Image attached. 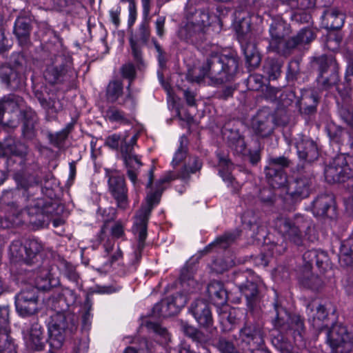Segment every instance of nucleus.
Instances as JSON below:
<instances>
[{"label": "nucleus", "instance_id": "4468645a", "mask_svg": "<svg viewBox=\"0 0 353 353\" xmlns=\"http://www.w3.org/2000/svg\"><path fill=\"white\" fill-rule=\"evenodd\" d=\"M275 126L274 116L267 110L259 111L252 120V128L254 132L261 138L271 136Z\"/></svg>", "mask_w": 353, "mask_h": 353}, {"label": "nucleus", "instance_id": "58836bf2", "mask_svg": "<svg viewBox=\"0 0 353 353\" xmlns=\"http://www.w3.org/2000/svg\"><path fill=\"white\" fill-rule=\"evenodd\" d=\"M241 231L236 230L233 232H225L222 236L216 239V240L212 243L207 246L203 251L202 253L207 254L209 252L212 247L219 246L221 248L225 249L228 248L231 244L235 242V241L240 236Z\"/></svg>", "mask_w": 353, "mask_h": 353}, {"label": "nucleus", "instance_id": "de8ad7c7", "mask_svg": "<svg viewBox=\"0 0 353 353\" xmlns=\"http://www.w3.org/2000/svg\"><path fill=\"white\" fill-rule=\"evenodd\" d=\"M339 259L345 265H353V238L346 239L342 243Z\"/></svg>", "mask_w": 353, "mask_h": 353}, {"label": "nucleus", "instance_id": "5701e85b", "mask_svg": "<svg viewBox=\"0 0 353 353\" xmlns=\"http://www.w3.org/2000/svg\"><path fill=\"white\" fill-rule=\"evenodd\" d=\"M320 96L314 90H304L298 101L299 112L305 116H312L317 111V105L320 101Z\"/></svg>", "mask_w": 353, "mask_h": 353}, {"label": "nucleus", "instance_id": "c85d7f7f", "mask_svg": "<svg viewBox=\"0 0 353 353\" xmlns=\"http://www.w3.org/2000/svg\"><path fill=\"white\" fill-rule=\"evenodd\" d=\"M34 96L47 114L58 113L63 108V102L57 95L50 96L49 94H45L39 90H36Z\"/></svg>", "mask_w": 353, "mask_h": 353}, {"label": "nucleus", "instance_id": "a211bd4d", "mask_svg": "<svg viewBox=\"0 0 353 353\" xmlns=\"http://www.w3.org/2000/svg\"><path fill=\"white\" fill-rule=\"evenodd\" d=\"M59 65L48 66L45 72L44 77L51 84L57 83L65 80L67 74L72 72L70 61L63 57L59 56L57 58Z\"/></svg>", "mask_w": 353, "mask_h": 353}, {"label": "nucleus", "instance_id": "ddd939ff", "mask_svg": "<svg viewBox=\"0 0 353 353\" xmlns=\"http://www.w3.org/2000/svg\"><path fill=\"white\" fill-rule=\"evenodd\" d=\"M6 155L10 154L11 156L8 159V164L10 165L12 163H14L15 160L14 158H19V165L21 166L23 171V175L30 176V183L36 182V179L34 176H32V173L29 171L28 168L26 165V157L28 153V148L24 143L21 142H14V141H8L6 143Z\"/></svg>", "mask_w": 353, "mask_h": 353}, {"label": "nucleus", "instance_id": "9d476101", "mask_svg": "<svg viewBox=\"0 0 353 353\" xmlns=\"http://www.w3.org/2000/svg\"><path fill=\"white\" fill-rule=\"evenodd\" d=\"M295 147L297 155L302 161L301 165H305L306 168L312 169V164L319 157V150L316 143L306 136L299 135L295 139Z\"/></svg>", "mask_w": 353, "mask_h": 353}, {"label": "nucleus", "instance_id": "a878e982", "mask_svg": "<svg viewBox=\"0 0 353 353\" xmlns=\"http://www.w3.org/2000/svg\"><path fill=\"white\" fill-rule=\"evenodd\" d=\"M195 265L188 261L182 268L179 276V283L183 292L191 294L199 289V283L194 279Z\"/></svg>", "mask_w": 353, "mask_h": 353}, {"label": "nucleus", "instance_id": "4c0bfd02", "mask_svg": "<svg viewBox=\"0 0 353 353\" xmlns=\"http://www.w3.org/2000/svg\"><path fill=\"white\" fill-rule=\"evenodd\" d=\"M344 14L335 8L326 10L323 15V21L327 28L337 30L344 23Z\"/></svg>", "mask_w": 353, "mask_h": 353}, {"label": "nucleus", "instance_id": "f03ea898", "mask_svg": "<svg viewBox=\"0 0 353 353\" xmlns=\"http://www.w3.org/2000/svg\"><path fill=\"white\" fill-rule=\"evenodd\" d=\"M78 327L77 317L68 311H57L50 316L48 323V343L53 349H60L68 335L75 332Z\"/></svg>", "mask_w": 353, "mask_h": 353}, {"label": "nucleus", "instance_id": "3c124183", "mask_svg": "<svg viewBox=\"0 0 353 353\" xmlns=\"http://www.w3.org/2000/svg\"><path fill=\"white\" fill-rule=\"evenodd\" d=\"M241 221L242 223L250 230L259 228L261 223L259 214L252 210L245 211L242 214Z\"/></svg>", "mask_w": 353, "mask_h": 353}, {"label": "nucleus", "instance_id": "6ab92c4d", "mask_svg": "<svg viewBox=\"0 0 353 353\" xmlns=\"http://www.w3.org/2000/svg\"><path fill=\"white\" fill-rule=\"evenodd\" d=\"M109 190L116 200L119 208L125 209L128 205V189L124 177L122 176H111L108 180Z\"/></svg>", "mask_w": 353, "mask_h": 353}, {"label": "nucleus", "instance_id": "052dcab7", "mask_svg": "<svg viewBox=\"0 0 353 353\" xmlns=\"http://www.w3.org/2000/svg\"><path fill=\"white\" fill-rule=\"evenodd\" d=\"M8 65L21 72H26L27 71L26 59L20 52H15L11 55L9 65Z\"/></svg>", "mask_w": 353, "mask_h": 353}, {"label": "nucleus", "instance_id": "4d7b16f0", "mask_svg": "<svg viewBox=\"0 0 353 353\" xmlns=\"http://www.w3.org/2000/svg\"><path fill=\"white\" fill-rule=\"evenodd\" d=\"M280 330L274 334L272 339V344L282 353H290L292 345L288 338L284 336Z\"/></svg>", "mask_w": 353, "mask_h": 353}, {"label": "nucleus", "instance_id": "bb28decb", "mask_svg": "<svg viewBox=\"0 0 353 353\" xmlns=\"http://www.w3.org/2000/svg\"><path fill=\"white\" fill-rule=\"evenodd\" d=\"M239 290L245 296L247 302V306L251 312L256 311L260 308L262 294L256 283L253 281H247L246 283L239 289Z\"/></svg>", "mask_w": 353, "mask_h": 353}, {"label": "nucleus", "instance_id": "2eb2a0df", "mask_svg": "<svg viewBox=\"0 0 353 353\" xmlns=\"http://www.w3.org/2000/svg\"><path fill=\"white\" fill-rule=\"evenodd\" d=\"M189 311L200 326L208 330L210 334L216 330L213 327L214 321L210 305L205 301L196 300L191 304Z\"/></svg>", "mask_w": 353, "mask_h": 353}, {"label": "nucleus", "instance_id": "393cba45", "mask_svg": "<svg viewBox=\"0 0 353 353\" xmlns=\"http://www.w3.org/2000/svg\"><path fill=\"white\" fill-rule=\"evenodd\" d=\"M206 30L192 21L188 22L179 32V37L194 45L202 43L206 39Z\"/></svg>", "mask_w": 353, "mask_h": 353}, {"label": "nucleus", "instance_id": "e433bc0d", "mask_svg": "<svg viewBox=\"0 0 353 353\" xmlns=\"http://www.w3.org/2000/svg\"><path fill=\"white\" fill-rule=\"evenodd\" d=\"M180 326L185 335L197 343L204 345L211 339L210 334L205 333L203 331L190 325L186 321H181Z\"/></svg>", "mask_w": 353, "mask_h": 353}, {"label": "nucleus", "instance_id": "72a5a7b5", "mask_svg": "<svg viewBox=\"0 0 353 353\" xmlns=\"http://www.w3.org/2000/svg\"><path fill=\"white\" fill-rule=\"evenodd\" d=\"M122 158L128 168L127 174L132 183H135L137 181V174L134 170L142 165L141 161L138 157L132 153V147H122Z\"/></svg>", "mask_w": 353, "mask_h": 353}, {"label": "nucleus", "instance_id": "ea45409f", "mask_svg": "<svg viewBox=\"0 0 353 353\" xmlns=\"http://www.w3.org/2000/svg\"><path fill=\"white\" fill-rule=\"evenodd\" d=\"M339 81L338 69L318 74L316 82L319 88L321 90H327L336 86Z\"/></svg>", "mask_w": 353, "mask_h": 353}, {"label": "nucleus", "instance_id": "bf43d9fd", "mask_svg": "<svg viewBox=\"0 0 353 353\" xmlns=\"http://www.w3.org/2000/svg\"><path fill=\"white\" fill-rule=\"evenodd\" d=\"M29 223L37 228H42L48 225V216L39 209H32L28 212Z\"/></svg>", "mask_w": 353, "mask_h": 353}, {"label": "nucleus", "instance_id": "7ed1b4c3", "mask_svg": "<svg viewBox=\"0 0 353 353\" xmlns=\"http://www.w3.org/2000/svg\"><path fill=\"white\" fill-rule=\"evenodd\" d=\"M43 250V245L36 239H27L24 243L14 241L9 248L10 259L12 263L32 266L39 262Z\"/></svg>", "mask_w": 353, "mask_h": 353}, {"label": "nucleus", "instance_id": "412c9836", "mask_svg": "<svg viewBox=\"0 0 353 353\" xmlns=\"http://www.w3.org/2000/svg\"><path fill=\"white\" fill-rule=\"evenodd\" d=\"M303 261L301 270H311L314 263L322 273L329 268V258L327 253L323 251L308 250L303 254Z\"/></svg>", "mask_w": 353, "mask_h": 353}, {"label": "nucleus", "instance_id": "6e6d98bb", "mask_svg": "<svg viewBox=\"0 0 353 353\" xmlns=\"http://www.w3.org/2000/svg\"><path fill=\"white\" fill-rule=\"evenodd\" d=\"M236 264L232 256L216 259L212 265V269L216 273L221 274L233 267Z\"/></svg>", "mask_w": 353, "mask_h": 353}, {"label": "nucleus", "instance_id": "603ef678", "mask_svg": "<svg viewBox=\"0 0 353 353\" xmlns=\"http://www.w3.org/2000/svg\"><path fill=\"white\" fill-rule=\"evenodd\" d=\"M281 62L274 59H269L263 67L264 72L270 80H275L281 75Z\"/></svg>", "mask_w": 353, "mask_h": 353}, {"label": "nucleus", "instance_id": "f704fd0d", "mask_svg": "<svg viewBox=\"0 0 353 353\" xmlns=\"http://www.w3.org/2000/svg\"><path fill=\"white\" fill-rule=\"evenodd\" d=\"M311 67L314 71L318 72V74L339 69L334 57L325 54L314 57L311 61Z\"/></svg>", "mask_w": 353, "mask_h": 353}, {"label": "nucleus", "instance_id": "13d9d810", "mask_svg": "<svg viewBox=\"0 0 353 353\" xmlns=\"http://www.w3.org/2000/svg\"><path fill=\"white\" fill-rule=\"evenodd\" d=\"M210 17V13L208 10H199L195 12L191 21L203 28L207 31L211 23Z\"/></svg>", "mask_w": 353, "mask_h": 353}, {"label": "nucleus", "instance_id": "79ce46f5", "mask_svg": "<svg viewBox=\"0 0 353 353\" xmlns=\"http://www.w3.org/2000/svg\"><path fill=\"white\" fill-rule=\"evenodd\" d=\"M246 64L250 70L257 68L261 63V57L254 43H247L243 47Z\"/></svg>", "mask_w": 353, "mask_h": 353}, {"label": "nucleus", "instance_id": "e2e57ef3", "mask_svg": "<svg viewBox=\"0 0 353 353\" xmlns=\"http://www.w3.org/2000/svg\"><path fill=\"white\" fill-rule=\"evenodd\" d=\"M337 90L341 98V103L350 104L352 103V87L349 80L337 86ZM340 103V102H339Z\"/></svg>", "mask_w": 353, "mask_h": 353}, {"label": "nucleus", "instance_id": "b1692460", "mask_svg": "<svg viewBox=\"0 0 353 353\" xmlns=\"http://www.w3.org/2000/svg\"><path fill=\"white\" fill-rule=\"evenodd\" d=\"M270 40L269 48L273 51L278 49V46L282 44L284 38L291 32L290 26L283 19H278L273 20L270 27Z\"/></svg>", "mask_w": 353, "mask_h": 353}, {"label": "nucleus", "instance_id": "49530a36", "mask_svg": "<svg viewBox=\"0 0 353 353\" xmlns=\"http://www.w3.org/2000/svg\"><path fill=\"white\" fill-rule=\"evenodd\" d=\"M157 59L159 62V70L157 71V75L158 78L159 79V81L165 90L167 92V94L170 98L173 97V91L170 85V84L167 82H165L164 79V75H163V71L166 69V63H167V58H166V53L165 52L158 54Z\"/></svg>", "mask_w": 353, "mask_h": 353}, {"label": "nucleus", "instance_id": "8fccbe9b", "mask_svg": "<svg viewBox=\"0 0 353 353\" xmlns=\"http://www.w3.org/2000/svg\"><path fill=\"white\" fill-rule=\"evenodd\" d=\"M202 167V162L198 157H193L190 159L188 165H185L179 173L178 177L183 179H188L190 174H194L199 171Z\"/></svg>", "mask_w": 353, "mask_h": 353}, {"label": "nucleus", "instance_id": "1a4fd4ad", "mask_svg": "<svg viewBox=\"0 0 353 353\" xmlns=\"http://www.w3.org/2000/svg\"><path fill=\"white\" fill-rule=\"evenodd\" d=\"M327 343L336 353H350L353 350V333L344 326L334 325L327 331Z\"/></svg>", "mask_w": 353, "mask_h": 353}, {"label": "nucleus", "instance_id": "473e14b6", "mask_svg": "<svg viewBox=\"0 0 353 353\" xmlns=\"http://www.w3.org/2000/svg\"><path fill=\"white\" fill-rule=\"evenodd\" d=\"M20 116L23 123L22 132L23 136L28 139H32L35 136V124L38 118L36 112L31 108L21 110Z\"/></svg>", "mask_w": 353, "mask_h": 353}, {"label": "nucleus", "instance_id": "dca6fc26", "mask_svg": "<svg viewBox=\"0 0 353 353\" xmlns=\"http://www.w3.org/2000/svg\"><path fill=\"white\" fill-rule=\"evenodd\" d=\"M262 325L254 321L247 320L240 330L239 336L242 341L252 345L255 348L262 347L264 344Z\"/></svg>", "mask_w": 353, "mask_h": 353}, {"label": "nucleus", "instance_id": "c9c22d12", "mask_svg": "<svg viewBox=\"0 0 353 353\" xmlns=\"http://www.w3.org/2000/svg\"><path fill=\"white\" fill-rule=\"evenodd\" d=\"M281 226L290 241L297 246L303 245V226H299L296 223L292 222L288 219L281 220Z\"/></svg>", "mask_w": 353, "mask_h": 353}, {"label": "nucleus", "instance_id": "f257e3e1", "mask_svg": "<svg viewBox=\"0 0 353 353\" xmlns=\"http://www.w3.org/2000/svg\"><path fill=\"white\" fill-rule=\"evenodd\" d=\"M239 68L238 59L232 54H223L211 51L201 68L202 77H207L215 83L231 81Z\"/></svg>", "mask_w": 353, "mask_h": 353}, {"label": "nucleus", "instance_id": "37998d69", "mask_svg": "<svg viewBox=\"0 0 353 353\" xmlns=\"http://www.w3.org/2000/svg\"><path fill=\"white\" fill-rule=\"evenodd\" d=\"M152 312L154 316L163 318L177 314L168 297L157 303L153 307Z\"/></svg>", "mask_w": 353, "mask_h": 353}, {"label": "nucleus", "instance_id": "c03bdc74", "mask_svg": "<svg viewBox=\"0 0 353 353\" xmlns=\"http://www.w3.org/2000/svg\"><path fill=\"white\" fill-rule=\"evenodd\" d=\"M72 128V125L68 124L64 129L59 132L52 133L48 132L47 133V137L50 143L57 148H63L65 146V141Z\"/></svg>", "mask_w": 353, "mask_h": 353}, {"label": "nucleus", "instance_id": "0e129e2a", "mask_svg": "<svg viewBox=\"0 0 353 353\" xmlns=\"http://www.w3.org/2000/svg\"><path fill=\"white\" fill-rule=\"evenodd\" d=\"M60 270L63 274L70 281L77 283L79 274L76 271V268L71 263L66 261H63L60 263Z\"/></svg>", "mask_w": 353, "mask_h": 353}, {"label": "nucleus", "instance_id": "c756f323", "mask_svg": "<svg viewBox=\"0 0 353 353\" xmlns=\"http://www.w3.org/2000/svg\"><path fill=\"white\" fill-rule=\"evenodd\" d=\"M207 293L210 301L216 305L220 306L227 303L228 292L221 281H211L207 287Z\"/></svg>", "mask_w": 353, "mask_h": 353}, {"label": "nucleus", "instance_id": "09e8293b", "mask_svg": "<svg viewBox=\"0 0 353 353\" xmlns=\"http://www.w3.org/2000/svg\"><path fill=\"white\" fill-rule=\"evenodd\" d=\"M300 45H302L297 36H294L289 38L288 40L282 41V44L278 46V49H274L273 51L283 55L289 56L292 52L297 48Z\"/></svg>", "mask_w": 353, "mask_h": 353}, {"label": "nucleus", "instance_id": "cd10ccee", "mask_svg": "<svg viewBox=\"0 0 353 353\" xmlns=\"http://www.w3.org/2000/svg\"><path fill=\"white\" fill-rule=\"evenodd\" d=\"M219 159L218 166L219 168V173L223 181L228 183V186L232 188V191L234 193L237 192L241 188L240 184L231 175L230 170L233 167V164L227 157L218 154Z\"/></svg>", "mask_w": 353, "mask_h": 353}, {"label": "nucleus", "instance_id": "a18cd8bd", "mask_svg": "<svg viewBox=\"0 0 353 353\" xmlns=\"http://www.w3.org/2000/svg\"><path fill=\"white\" fill-rule=\"evenodd\" d=\"M310 271L311 270H301L299 281L304 287L313 290H318L322 287L323 281L319 276L311 273Z\"/></svg>", "mask_w": 353, "mask_h": 353}, {"label": "nucleus", "instance_id": "774afa93", "mask_svg": "<svg viewBox=\"0 0 353 353\" xmlns=\"http://www.w3.org/2000/svg\"><path fill=\"white\" fill-rule=\"evenodd\" d=\"M168 298L176 310V313H179L181 309L186 305L188 299V294L183 292H178Z\"/></svg>", "mask_w": 353, "mask_h": 353}, {"label": "nucleus", "instance_id": "69168bd1", "mask_svg": "<svg viewBox=\"0 0 353 353\" xmlns=\"http://www.w3.org/2000/svg\"><path fill=\"white\" fill-rule=\"evenodd\" d=\"M339 108V115L345 123L353 128V109L352 108V103L350 104H345L341 103Z\"/></svg>", "mask_w": 353, "mask_h": 353}, {"label": "nucleus", "instance_id": "9b49d317", "mask_svg": "<svg viewBox=\"0 0 353 353\" xmlns=\"http://www.w3.org/2000/svg\"><path fill=\"white\" fill-rule=\"evenodd\" d=\"M16 309L22 316H30L38 310V292L35 288L22 290L15 299Z\"/></svg>", "mask_w": 353, "mask_h": 353}, {"label": "nucleus", "instance_id": "5fc2aeb1", "mask_svg": "<svg viewBox=\"0 0 353 353\" xmlns=\"http://www.w3.org/2000/svg\"><path fill=\"white\" fill-rule=\"evenodd\" d=\"M215 347L220 353H241L232 341L225 336L218 338Z\"/></svg>", "mask_w": 353, "mask_h": 353}, {"label": "nucleus", "instance_id": "a19ab883", "mask_svg": "<svg viewBox=\"0 0 353 353\" xmlns=\"http://www.w3.org/2000/svg\"><path fill=\"white\" fill-rule=\"evenodd\" d=\"M36 288L37 290H48L59 284L57 279L52 278L48 269L43 270L35 279Z\"/></svg>", "mask_w": 353, "mask_h": 353}, {"label": "nucleus", "instance_id": "aec40b11", "mask_svg": "<svg viewBox=\"0 0 353 353\" xmlns=\"http://www.w3.org/2000/svg\"><path fill=\"white\" fill-rule=\"evenodd\" d=\"M0 79L11 90H16L24 86L26 77V72L2 65L0 66Z\"/></svg>", "mask_w": 353, "mask_h": 353}, {"label": "nucleus", "instance_id": "864d4df0", "mask_svg": "<svg viewBox=\"0 0 353 353\" xmlns=\"http://www.w3.org/2000/svg\"><path fill=\"white\" fill-rule=\"evenodd\" d=\"M3 210L6 219H10L9 217L13 218V225H17L21 223L19 217L22 214V211L21 208H20L16 203L11 202L7 203L4 206Z\"/></svg>", "mask_w": 353, "mask_h": 353}, {"label": "nucleus", "instance_id": "f3484780", "mask_svg": "<svg viewBox=\"0 0 353 353\" xmlns=\"http://www.w3.org/2000/svg\"><path fill=\"white\" fill-rule=\"evenodd\" d=\"M9 308L0 306V353H17L10 336Z\"/></svg>", "mask_w": 353, "mask_h": 353}, {"label": "nucleus", "instance_id": "20e7f679", "mask_svg": "<svg viewBox=\"0 0 353 353\" xmlns=\"http://www.w3.org/2000/svg\"><path fill=\"white\" fill-rule=\"evenodd\" d=\"M163 190V188H158L154 192L149 193L146 199V205L141 208L137 216V220L134 223V232L138 234L137 248L134 252L137 260H139L141 257V252L145 247L149 216L150 215L153 206L159 202Z\"/></svg>", "mask_w": 353, "mask_h": 353}, {"label": "nucleus", "instance_id": "39448f33", "mask_svg": "<svg viewBox=\"0 0 353 353\" xmlns=\"http://www.w3.org/2000/svg\"><path fill=\"white\" fill-rule=\"evenodd\" d=\"M353 176V158L343 154L336 156L325 169L329 183H341Z\"/></svg>", "mask_w": 353, "mask_h": 353}, {"label": "nucleus", "instance_id": "f8f14e48", "mask_svg": "<svg viewBox=\"0 0 353 353\" xmlns=\"http://www.w3.org/2000/svg\"><path fill=\"white\" fill-rule=\"evenodd\" d=\"M239 125H241V123L239 121H228L223 127L222 134L228 146L234 153L245 154L246 143L244 137L240 132Z\"/></svg>", "mask_w": 353, "mask_h": 353}, {"label": "nucleus", "instance_id": "423d86ee", "mask_svg": "<svg viewBox=\"0 0 353 353\" xmlns=\"http://www.w3.org/2000/svg\"><path fill=\"white\" fill-rule=\"evenodd\" d=\"M292 161L285 157H271L268 165L265 168V173L268 183L273 188H279L287 183V175L284 169L291 165Z\"/></svg>", "mask_w": 353, "mask_h": 353}, {"label": "nucleus", "instance_id": "2f4dec72", "mask_svg": "<svg viewBox=\"0 0 353 353\" xmlns=\"http://www.w3.org/2000/svg\"><path fill=\"white\" fill-rule=\"evenodd\" d=\"M334 197L331 194H325L318 196L312 203V210L316 216L332 217L329 210L334 211Z\"/></svg>", "mask_w": 353, "mask_h": 353}, {"label": "nucleus", "instance_id": "680f3d73", "mask_svg": "<svg viewBox=\"0 0 353 353\" xmlns=\"http://www.w3.org/2000/svg\"><path fill=\"white\" fill-rule=\"evenodd\" d=\"M123 93V85L119 81H111L106 91L107 98L111 102L116 101Z\"/></svg>", "mask_w": 353, "mask_h": 353}, {"label": "nucleus", "instance_id": "4be33fe9", "mask_svg": "<svg viewBox=\"0 0 353 353\" xmlns=\"http://www.w3.org/2000/svg\"><path fill=\"white\" fill-rule=\"evenodd\" d=\"M32 28V20L30 17L20 16L17 19L14 27V34L22 48H28L32 45L30 41Z\"/></svg>", "mask_w": 353, "mask_h": 353}, {"label": "nucleus", "instance_id": "6e6552de", "mask_svg": "<svg viewBox=\"0 0 353 353\" xmlns=\"http://www.w3.org/2000/svg\"><path fill=\"white\" fill-rule=\"evenodd\" d=\"M273 306L276 315L274 319V327L281 331L293 330L301 334L305 328L303 321L301 316H291L277 300L273 303Z\"/></svg>", "mask_w": 353, "mask_h": 353}, {"label": "nucleus", "instance_id": "7c9ffc66", "mask_svg": "<svg viewBox=\"0 0 353 353\" xmlns=\"http://www.w3.org/2000/svg\"><path fill=\"white\" fill-rule=\"evenodd\" d=\"M45 330L38 322L32 324L29 332L28 344L31 349L37 351L43 350L48 339L45 337Z\"/></svg>", "mask_w": 353, "mask_h": 353}, {"label": "nucleus", "instance_id": "0eeeda50", "mask_svg": "<svg viewBox=\"0 0 353 353\" xmlns=\"http://www.w3.org/2000/svg\"><path fill=\"white\" fill-rule=\"evenodd\" d=\"M299 176L288 185V193L294 199H301L309 196L311 186L314 181L313 169L305 165H298Z\"/></svg>", "mask_w": 353, "mask_h": 353}, {"label": "nucleus", "instance_id": "338daca9", "mask_svg": "<svg viewBox=\"0 0 353 353\" xmlns=\"http://www.w3.org/2000/svg\"><path fill=\"white\" fill-rule=\"evenodd\" d=\"M48 306L56 313L57 311L65 312L68 305L65 303L64 299L62 296L50 297L48 300Z\"/></svg>", "mask_w": 353, "mask_h": 353}]
</instances>
